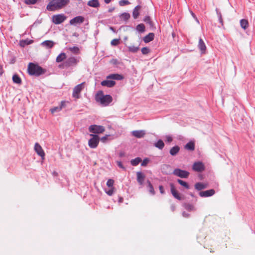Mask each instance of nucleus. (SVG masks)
<instances>
[{
  "instance_id": "obj_1",
  "label": "nucleus",
  "mask_w": 255,
  "mask_h": 255,
  "mask_svg": "<svg viewBox=\"0 0 255 255\" xmlns=\"http://www.w3.org/2000/svg\"><path fill=\"white\" fill-rule=\"evenodd\" d=\"M69 2V0H50L46 9L50 11H55L64 7Z\"/></svg>"
},
{
  "instance_id": "obj_2",
  "label": "nucleus",
  "mask_w": 255,
  "mask_h": 255,
  "mask_svg": "<svg viewBox=\"0 0 255 255\" xmlns=\"http://www.w3.org/2000/svg\"><path fill=\"white\" fill-rule=\"evenodd\" d=\"M95 100L103 106H107L112 102L113 98L110 95H104L103 91H100L96 95Z\"/></svg>"
},
{
  "instance_id": "obj_3",
  "label": "nucleus",
  "mask_w": 255,
  "mask_h": 255,
  "mask_svg": "<svg viewBox=\"0 0 255 255\" xmlns=\"http://www.w3.org/2000/svg\"><path fill=\"white\" fill-rule=\"evenodd\" d=\"M27 70L29 75L36 76H39L40 75L44 74L46 71L45 70L43 69L41 67L32 63L29 64Z\"/></svg>"
},
{
  "instance_id": "obj_4",
  "label": "nucleus",
  "mask_w": 255,
  "mask_h": 255,
  "mask_svg": "<svg viewBox=\"0 0 255 255\" xmlns=\"http://www.w3.org/2000/svg\"><path fill=\"white\" fill-rule=\"evenodd\" d=\"M80 57L71 56L68 58L60 67L68 68L72 66H75L80 62Z\"/></svg>"
},
{
  "instance_id": "obj_5",
  "label": "nucleus",
  "mask_w": 255,
  "mask_h": 255,
  "mask_svg": "<svg viewBox=\"0 0 255 255\" xmlns=\"http://www.w3.org/2000/svg\"><path fill=\"white\" fill-rule=\"evenodd\" d=\"M85 83H82L76 86L73 90L72 97L75 99H78L81 97V92L84 88Z\"/></svg>"
},
{
  "instance_id": "obj_6",
  "label": "nucleus",
  "mask_w": 255,
  "mask_h": 255,
  "mask_svg": "<svg viewBox=\"0 0 255 255\" xmlns=\"http://www.w3.org/2000/svg\"><path fill=\"white\" fill-rule=\"evenodd\" d=\"M90 135L93 137L89 140L88 145L90 148H95L99 144L100 140L99 137L96 134H91Z\"/></svg>"
},
{
  "instance_id": "obj_7",
  "label": "nucleus",
  "mask_w": 255,
  "mask_h": 255,
  "mask_svg": "<svg viewBox=\"0 0 255 255\" xmlns=\"http://www.w3.org/2000/svg\"><path fill=\"white\" fill-rule=\"evenodd\" d=\"M67 17L64 14H58L53 15L52 21L55 24H59L64 22Z\"/></svg>"
},
{
  "instance_id": "obj_8",
  "label": "nucleus",
  "mask_w": 255,
  "mask_h": 255,
  "mask_svg": "<svg viewBox=\"0 0 255 255\" xmlns=\"http://www.w3.org/2000/svg\"><path fill=\"white\" fill-rule=\"evenodd\" d=\"M105 129L103 126L96 125H91L89 128V130L90 132L94 133H102L104 132Z\"/></svg>"
},
{
  "instance_id": "obj_9",
  "label": "nucleus",
  "mask_w": 255,
  "mask_h": 255,
  "mask_svg": "<svg viewBox=\"0 0 255 255\" xmlns=\"http://www.w3.org/2000/svg\"><path fill=\"white\" fill-rule=\"evenodd\" d=\"M173 173L178 177L184 178H188L189 175V173L188 171L179 168L175 169Z\"/></svg>"
},
{
  "instance_id": "obj_10",
  "label": "nucleus",
  "mask_w": 255,
  "mask_h": 255,
  "mask_svg": "<svg viewBox=\"0 0 255 255\" xmlns=\"http://www.w3.org/2000/svg\"><path fill=\"white\" fill-rule=\"evenodd\" d=\"M85 18L82 16H77L71 19L69 21V24L71 25L77 26L84 22Z\"/></svg>"
},
{
  "instance_id": "obj_11",
  "label": "nucleus",
  "mask_w": 255,
  "mask_h": 255,
  "mask_svg": "<svg viewBox=\"0 0 255 255\" xmlns=\"http://www.w3.org/2000/svg\"><path fill=\"white\" fill-rule=\"evenodd\" d=\"M192 169L196 172H200L205 170V166L202 162H195L193 164Z\"/></svg>"
},
{
  "instance_id": "obj_12",
  "label": "nucleus",
  "mask_w": 255,
  "mask_h": 255,
  "mask_svg": "<svg viewBox=\"0 0 255 255\" xmlns=\"http://www.w3.org/2000/svg\"><path fill=\"white\" fill-rule=\"evenodd\" d=\"M34 150L39 156H40L42 159H44L45 153L42 147L37 142L35 143L34 145Z\"/></svg>"
},
{
  "instance_id": "obj_13",
  "label": "nucleus",
  "mask_w": 255,
  "mask_h": 255,
  "mask_svg": "<svg viewBox=\"0 0 255 255\" xmlns=\"http://www.w3.org/2000/svg\"><path fill=\"white\" fill-rule=\"evenodd\" d=\"M170 186L171 192V194L173 195V196L176 199H177L178 200H181L182 199L181 197L180 194L176 190L173 184L170 183Z\"/></svg>"
},
{
  "instance_id": "obj_14",
  "label": "nucleus",
  "mask_w": 255,
  "mask_h": 255,
  "mask_svg": "<svg viewBox=\"0 0 255 255\" xmlns=\"http://www.w3.org/2000/svg\"><path fill=\"white\" fill-rule=\"evenodd\" d=\"M215 191L214 189H210L204 191H200L199 195L202 197H210L214 195Z\"/></svg>"
},
{
  "instance_id": "obj_15",
  "label": "nucleus",
  "mask_w": 255,
  "mask_h": 255,
  "mask_svg": "<svg viewBox=\"0 0 255 255\" xmlns=\"http://www.w3.org/2000/svg\"><path fill=\"white\" fill-rule=\"evenodd\" d=\"M198 47L199 49L200 50L201 54H204L205 53L206 50V45L203 40V39L200 38L199 40V43L198 45Z\"/></svg>"
},
{
  "instance_id": "obj_16",
  "label": "nucleus",
  "mask_w": 255,
  "mask_h": 255,
  "mask_svg": "<svg viewBox=\"0 0 255 255\" xmlns=\"http://www.w3.org/2000/svg\"><path fill=\"white\" fill-rule=\"evenodd\" d=\"M101 85L103 86L111 88L114 87L115 84L116 82L114 81L113 80H109L108 79L103 81L101 83Z\"/></svg>"
},
{
  "instance_id": "obj_17",
  "label": "nucleus",
  "mask_w": 255,
  "mask_h": 255,
  "mask_svg": "<svg viewBox=\"0 0 255 255\" xmlns=\"http://www.w3.org/2000/svg\"><path fill=\"white\" fill-rule=\"evenodd\" d=\"M123 79V76L119 74H112L107 76V79L121 80Z\"/></svg>"
},
{
  "instance_id": "obj_18",
  "label": "nucleus",
  "mask_w": 255,
  "mask_h": 255,
  "mask_svg": "<svg viewBox=\"0 0 255 255\" xmlns=\"http://www.w3.org/2000/svg\"><path fill=\"white\" fill-rule=\"evenodd\" d=\"M131 134L133 136L137 138H141L145 135V132L143 130H133L131 132Z\"/></svg>"
},
{
  "instance_id": "obj_19",
  "label": "nucleus",
  "mask_w": 255,
  "mask_h": 255,
  "mask_svg": "<svg viewBox=\"0 0 255 255\" xmlns=\"http://www.w3.org/2000/svg\"><path fill=\"white\" fill-rule=\"evenodd\" d=\"M137 181L140 185H142L145 179L144 175L141 172L136 173Z\"/></svg>"
},
{
  "instance_id": "obj_20",
  "label": "nucleus",
  "mask_w": 255,
  "mask_h": 255,
  "mask_svg": "<svg viewBox=\"0 0 255 255\" xmlns=\"http://www.w3.org/2000/svg\"><path fill=\"white\" fill-rule=\"evenodd\" d=\"M54 42L53 41H51V40H45L43 42H42L41 44V45L47 48V49H49V48H51L52 47H53L54 45Z\"/></svg>"
},
{
  "instance_id": "obj_21",
  "label": "nucleus",
  "mask_w": 255,
  "mask_h": 255,
  "mask_svg": "<svg viewBox=\"0 0 255 255\" xmlns=\"http://www.w3.org/2000/svg\"><path fill=\"white\" fill-rule=\"evenodd\" d=\"M87 5L92 7L97 8L100 6V3L99 0H90L88 2Z\"/></svg>"
},
{
  "instance_id": "obj_22",
  "label": "nucleus",
  "mask_w": 255,
  "mask_h": 255,
  "mask_svg": "<svg viewBox=\"0 0 255 255\" xmlns=\"http://www.w3.org/2000/svg\"><path fill=\"white\" fill-rule=\"evenodd\" d=\"M154 37V34L153 33H149L143 37V41L147 43L153 40Z\"/></svg>"
},
{
  "instance_id": "obj_23",
  "label": "nucleus",
  "mask_w": 255,
  "mask_h": 255,
  "mask_svg": "<svg viewBox=\"0 0 255 255\" xmlns=\"http://www.w3.org/2000/svg\"><path fill=\"white\" fill-rule=\"evenodd\" d=\"M141 9V6L137 5L134 7L132 11V16L134 19H136L139 15V10Z\"/></svg>"
},
{
  "instance_id": "obj_24",
  "label": "nucleus",
  "mask_w": 255,
  "mask_h": 255,
  "mask_svg": "<svg viewBox=\"0 0 255 255\" xmlns=\"http://www.w3.org/2000/svg\"><path fill=\"white\" fill-rule=\"evenodd\" d=\"M179 151L180 147L178 145H175L170 149L169 153L172 156H175L178 154Z\"/></svg>"
},
{
  "instance_id": "obj_25",
  "label": "nucleus",
  "mask_w": 255,
  "mask_h": 255,
  "mask_svg": "<svg viewBox=\"0 0 255 255\" xmlns=\"http://www.w3.org/2000/svg\"><path fill=\"white\" fill-rule=\"evenodd\" d=\"M207 187V185L206 184H204L201 182L197 183L195 185V189L198 191H201V190L205 189Z\"/></svg>"
},
{
  "instance_id": "obj_26",
  "label": "nucleus",
  "mask_w": 255,
  "mask_h": 255,
  "mask_svg": "<svg viewBox=\"0 0 255 255\" xmlns=\"http://www.w3.org/2000/svg\"><path fill=\"white\" fill-rule=\"evenodd\" d=\"M143 20L146 24H148L149 25L151 28H155V27L154 26L153 23L152 22L150 17L149 16H146L144 17Z\"/></svg>"
},
{
  "instance_id": "obj_27",
  "label": "nucleus",
  "mask_w": 255,
  "mask_h": 255,
  "mask_svg": "<svg viewBox=\"0 0 255 255\" xmlns=\"http://www.w3.org/2000/svg\"><path fill=\"white\" fill-rule=\"evenodd\" d=\"M66 58V55L65 53L62 52L59 54L56 59V61L58 63L63 61Z\"/></svg>"
},
{
  "instance_id": "obj_28",
  "label": "nucleus",
  "mask_w": 255,
  "mask_h": 255,
  "mask_svg": "<svg viewBox=\"0 0 255 255\" xmlns=\"http://www.w3.org/2000/svg\"><path fill=\"white\" fill-rule=\"evenodd\" d=\"M13 82L17 84H21L22 83L20 77L16 74H14L12 76Z\"/></svg>"
},
{
  "instance_id": "obj_29",
  "label": "nucleus",
  "mask_w": 255,
  "mask_h": 255,
  "mask_svg": "<svg viewBox=\"0 0 255 255\" xmlns=\"http://www.w3.org/2000/svg\"><path fill=\"white\" fill-rule=\"evenodd\" d=\"M184 147L187 150L193 151L195 149V144L193 142L190 141L185 145Z\"/></svg>"
},
{
  "instance_id": "obj_30",
  "label": "nucleus",
  "mask_w": 255,
  "mask_h": 255,
  "mask_svg": "<svg viewBox=\"0 0 255 255\" xmlns=\"http://www.w3.org/2000/svg\"><path fill=\"white\" fill-rule=\"evenodd\" d=\"M240 25L244 29H246L249 27V22L248 20L242 19L240 20Z\"/></svg>"
},
{
  "instance_id": "obj_31",
  "label": "nucleus",
  "mask_w": 255,
  "mask_h": 255,
  "mask_svg": "<svg viewBox=\"0 0 255 255\" xmlns=\"http://www.w3.org/2000/svg\"><path fill=\"white\" fill-rule=\"evenodd\" d=\"M154 145L159 149H162L164 147V143L161 139H159Z\"/></svg>"
},
{
  "instance_id": "obj_32",
  "label": "nucleus",
  "mask_w": 255,
  "mask_h": 255,
  "mask_svg": "<svg viewBox=\"0 0 255 255\" xmlns=\"http://www.w3.org/2000/svg\"><path fill=\"white\" fill-rule=\"evenodd\" d=\"M64 104V102H61V105L59 107H54V108L51 109L50 110L52 114H53L54 113L58 112L62 110Z\"/></svg>"
},
{
  "instance_id": "obj_33",
  "label": "nucleus",
  "mask_w": 255,
  "mask_h": 255,
  "mask_svg": "<svg viewBox=\"0 0 255 255\" xmlns=\"http://www.w3.org/2000/svg\"><path fill=\"white\" fill-rule=\"evenodd\" d=\"M147 187L148 188V189H149V192L151 195H154L155 194V192L154 191V189L153 188V187L152 184L149 180L147 181Z\"/></svg>"
},
{
  "instance_id": "obj_34",
  "label": "nucleus",
  "mask_w": 255,
  "mask_h": 255,
  "mask_svg": "<svg viewBox=\"0 0 255 255\" xmlns=\"http://www.w3.org/2000/svg\"><path fill=\"white\" fill-rule=\"evenodd\" d=\"M68 49L74 54H79L80 53V49L77 46L70 47L68 48Z\"/></svg>"
},
{
  "instance_id": "obj_35",
  "label": "nucleus",
  "mask_w": 255,
  "mask_h": 255,
  "mask_svg": "<svg viewBox=\"0 0 255 255\" xmlns=\"http://www.w3.org/2000/svg\"><path fill=\"white\" fill-rule=\"evenodd\" d=\"M140 162H141V159L140 157H136L134 159L131 160L130 163L132 166L137 165Z\"/></svg>"
},
{
  "instance_id": "obj_36",
  "label": "nucleus",
  "mask_w": 255,
  "mask_h": 255,
  "mask_svg": "<svg viewBox=\"0 0 255 255\" xmlns=\"http://www.w3.org/2000/svg\"><path fill=\"white\" fill-rule=\"evenodd\" d=\"M177 181L179 184L183 186L185 188L187 189H189V185L186 182L179 179H177Z\"/></svg>"
},
{
  "instance_id": "obj_37",
  "label": "nucleus",
  "mask_w": 255,
  "mask_h": 255,
  "mask_svg": "<svg viewBox=\"0 0 255 255\" xmlns=\"http://www.w3.org/2000/svg\"><path fill=\"white\" fill-rule=\"evenodd\" d=\"M136 29L139 32H143L145 31V26L142 23L139 24L136 26Z\"/></svg>"
},
{
  "instance_id": "obj_38",
  "label": "nucleus",
  "mask_w": 255,
  "mask_h": 255,
  "mask_svg": "<svg viewBox=\"0 0 255 255\" xmlns=\"http://www.w3.org/2000/svg\"><path fill=\"white\" fill-rule=\"evenodd\" d=\"M121 19L125 21L128 20L130 18V14L127 12H124L120 15Z\"/></svg>"
},
{
  "instance_id": "obj_39",
  "label": "nucleus",
  "mask_w": 255,
  "mask_h": 255,
  "mask_svg": "<svg viewBox=\"0 0 255 255\" xmlns=\"http://www.w3.org/2000/svg\"><path fill=\"white\" fill-rule=\"evenodd\" d=\"M184 208L189 211L195 210L194 206L190 204H185L184 205Z\"/></svg>"
},
{
  "instance_id": "obj_40",
  "label": "nucleus",
  "mask_w": 255,
  "mask_h": 255,
  "mask_svg": "<svg viewBox=\"0 0 255 255\" xmlns=\"http://www.w3.org/2000/svg\"><path fill=\"white\" fill-rule=\"evenodd\" d=\"M104 190L107 195H108L109 196H112L114 193L115 187L110 188L109 190L105 189Z\"/></svg>"
},
{
  "instance_id": "obj_41",
  "label": "nucleus",
  "mask_w": 255,
  "mask_h": 255,
  "mask_svg": "<svg viewBox=\"0 0 255 255\" xmlns=\"http://www.w3.org/2000/svg\"><path fill=\"white\" fill-rule=\"evenodd\" d=\"M128 49L129 51L133 52V53H135L138 50L139 48H138V47H136V46H130L128 47Z\"/></svg>"
},
{
  "instance_id": "obj_42",
  "label": "nucleus",
  "mask_w": 255,
  "mask_h": 255,
  "mask_svg": "<svg viewBox=\"0 0 255 255\" xmlns=\"http://www.w3.org/2000/svg\"><path fill=\"white\" fill-rule=\"evenodd\" d=\"M107 186L109 188H114V180L112 179H109L107 182Z\"/></svg>"
},
{
  "instance_id": "obj_43",
  "label": "nucleus",
  "mask_w": 255,
  "mask_h": 255,
  "mask_svg": "<svg viewBox=\"0 0 255 255\" xmlns=\"http://www.w3.org/2000/svg\"><path fill=\"white\" fill-rule=\"evenodd\" d=\"M130 4V2L127 0H121L119 1V5L120 6H125Z\"/></svg>"
},
{
  "instance_id": "obj_44",
  "label": "nucleus",
  "mask_w": 255,
  "mask_h": 255,
  "mask_svg": "<svg viewBox=\"0 0 255 255\" xmlns=\"http://www.w3.org/2000/svg\"><path fill=\"white\" fill-rule=\"evenodd\" d=\"M120 43V39H114L111 42V44L112 46H117Z\"/></svg>"
},
{
  "instance_id": "obj_45",
  "label": "nucleus",
  "mask_w": 255,
  "mask_h": 255,
  "mask_svg": "<svg viewBox=\"0 0 255 255\" xmlns=\"http://www.w3.org/2000/svg\"><path fill=\"white\" fill-rule=\"evenodd\" d=\"M38 0H24V2L26 4H34Z\"/></svg>"
},
{
  "instance_id": "obj_46",
  "label": "nucleus",
  "mask_w": 255,
  "mask_h": 255,
  "mask_svg": "<svg viewBox=\"0 0 255 255\" xmlns=\"http://www.w3.org/2000/svg\"><path fill=\"white\" fill-rule=\"evenodd\" d=\"M149 158H145L142 161L141 164V166H144V167L146 166L147 165V164L149 163Z\"/></svg>"
},
{
  "instance_id": "obj_47",
  "label": "nucleus",
  "mask_w": 255,
  "mask_h": 255,
  "mask_svg": "<svg viewBox=\"0 0 255 255\" xmlns=\"http://www.w3.org/2000/svg\"><path fill=\"white\" fill-rule=\"evenodd\" d=\"M141 52L144 55L147 54L149 52V49L146 47H143L141 49Z\"/></svg>"
},
{
  "instance_id": "obj_48",
  "label": "nucleus",
  "mask_w": 255,
  "mask_h": 255,
  "mask_svg": "<svg viewBox=\"0 0 255 255\" xmlns=\"http://www.w3.org/2000/svg\"><path fill=\"white\" fill-rule=\"evenodd\" d=\"M110 135H106L105 136H103L101 138V141L103 142V143H105L107 140H108V137L110 136Z\"/></svg>"
},
{
  "instance_id": "obj_49",
  "label": "nucleus",
  "mask_w": 255,
  "mask_h": 255,
  "mask_svg": "<svg viewBox=\"0 0 255 255\" xmlns=\"http://www.w3.org/2000/svg\"><path fill=\"white\" fill-rule=\"evenodd\" d=\"M165 139L166 141L169 143L171 142L173 140L172 137L169 135H167L165 136Z\"/></svg>"
},
{
  "instance_id": "obj_50",
  "label": "nucleus",
  "mask_w": 255,
  "mask_h": 255,
  "mask_svg": "<svg viewBox=\"0 0 255 255\" xmlns=\"http://www.w3.org/2000/svg\"><path fill=\"white\" fill-rule=\"evenodd\" d=\"M217 14L218 15L219 20L220 22L221 23V24L223 25V19L222 17L221 13L220 12H217Z\"/></svg>"
},
{
  "instance_id": "obj_51",
  "label": "nucleus",
  "mask_w": 255,
  "mask_h": 255,
  "mask_svg": "<svg viewBox=\"0 0 255 255\" xmlns=\"http://www.w3.org/2000/svg\"><path fill=\"white\" fill-rule=\"evenodd\" d=\"M159 191H160V192L161 194H164L165 192H164L163 187L162 185H160L159 186Z\"/></svg>"
},
{
  "instance_id": "obj_52",
  "label": "nucleus",
  "mask_w": 255,
  "mask_h": 255,
  "mask_svg": "<svg viewBox=\"0 0 255 255\" xmlns=\"http://www.w3.org/2000/svg\"><path fill=\"white\" fill-rule=\"evenodd\" d=\"M117 164L118 166L122 169H125V168L124 167L121 161H118Z\"/></svg>"
},
{
  "instance_id": "obj_53",
  "label": "nucleus",
  "mask_w": 255,
  "mask_h": 255,
  "mask_svg": "<svg viewBox=\"0 0 255 255\" xmlns=\"http://www.w3.org/2000/svg\"><path fill=\"white\" fill-rule=\"evenodd\" d=\"M3 73V71L1 66H0V76H1Z\"/></svg>"
},
{
  "instance_id": "obj_54",
  "label": "nucleus",
  "mask_w": 255,
  "mask_h": 255,
  "mask_svg": "<svg viewBox=\"0 0 255 255\" xmlns=\"http://www.w3.org/2000/svg\"><path fill=\"white\" fill-rule=\"evenodd\" d=\"M117 60L116 59H112L111 60V63L114 64H117Z\"/></svg>"
},
{
  "instance_id": "obj_55",
  "label": "nucleus",
  "mask_w": 255,
  "mask_h": 255,
  "mask_svg": "<svg viewBox=\"0 0 255 255\" xmlns=\"http://www.w3.org/2000/svg\"><path fill=\"white\" fill-rule=\"evenodd\" d=\"M182 215H183V216L184 217H188V214H187V213H186V212H183Z\"/></svg>"
},
{
  "instance_id": "obj_56",
  "label": "nucleus",
  "mask_w": 255,
  "mask_h": 255,
  "mask_svg": "<svg viewBox=\"0 0 255 255\" xmlns=\"http://www.w3.org/2000/svg\"><path fill=\"white\" fill-rule=\"evenodd\" d=\"M171 210L172 211H174L175 210V206L174 205H172L171 207Z\"/></svg>"
},
{
  "instance_id": "obj_57",
  "label": "nucleus",
  "mask_w": 255,
  "mask_h": 255,
  "mask_svg": "<svg viewBox=\"0 0 255 255\" xmlns=\"http://www.w3.org/2000/svg\"><path fill=\"white\" fill-rule=\"evenodd\" d=\"M112 0H104L105 2L106 3H109Z\"/></svg>"
},
{
  "instance_id": "obj_58",
  "label": "nucleus",
  "mask_w": 255,
  "mask_h": 255,
  "mask_svg": "<svg viewBox=\"0 0 255 255\" xmlns=\"http://www.w3.org/2000/svg\"><path fill=\"white\" fill-rule=\"evenodd\" d=\"M123 200H124V199H123V198L122 197H120V198H119V202H120V203H122V202H123Z\"/></svg>"
},
{
  "instance_id": "obj_59",
  "label": "nucleus",
  "mask_w": 255,
  "mask_h": 255,
  "mask_svg": "<svg viewBox=\"0 0 255 255\" xmlns=\"http://www.w3.org/2000/svg\"><path fill=\"white\" fill-rule=\"evenodd\" d=\"M57 174V173L56 172H53V175H56Z\"/></svg>"
},
{
  "instance_id": "obj_60",
  "label": "nucleus",
  "mask_w": 255,
  "mask_h": 255,
  "mask_svg": "<svg viewBox=\"0 0 255 255\" xmlns=\"http://www.w3.org/2000/svg\"><path fill=\"white\" fill-rule=\"evenodd\" d=\"M111 30H114L113 28L112 27H111Z\"/></svg>"
},
{
  "instance_id": "obj_61",
  "label": "nucleus",
  "mask_w": 255,
  "mask_h": 255,
  "mask_svg": "<svg viewBox=\"0 0 255 255\" xmlns=\"http://www.w3.org/2000/svg\"><path fill=\"white\" fill-rule=\"evenodd\" d=\"M192 16H194V14L193 13H192Z\"/></svg>"
}]
</instances>
